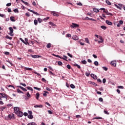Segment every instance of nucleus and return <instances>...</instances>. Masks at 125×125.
Listing matches in <instances>:
<instances>
[{
	"label": "nucleus",
	"mask_w": 125,
	"mask_h": 125,
	"mask_svg": "<svg viewBox=\"0 0 125 125\" xmlns=\"http://www.w3.org/2000/svg\"><path fill=\"white\" fill-rule=\"evenodd\" d=\"M34 89H36L37 90H39V91L40 90H42V89L41 88H38L37 87H34Z\"/></svg>",
	"instance_id": "c9c22d12"
},
{
	"label": "nucleus",
	"mask_w": 125,
	"mask_h": 125,
	"mask_svg": "<svg viewBox=\"0 0 125 125\" xmlns=\"http://www.w3.org/2000/svg\"><path fill=\"white\" fill-rule=\"evenodd\" d=\"M10 20L12 21V22H15V18L13 16H11L10 18Z\"/></svg>",
	"instance_id": "f3484780"
},
{
	"label": "nucleus",
	"mask_w": 125,
	"mask_h": 125,
	"mask_svg": "<svg viewBox=\"0 0 125 125\" xmlns=\"http://www.w3.org/2000/svg\"><path fill=\"white\" fill-rule=\"evenodd\" d=\"M36 99L37 100H39V98L40 97V93L38 92L36 94Z\"/></svg>",
	"instance_id": "4be33fe9"
},
{
	"label": "nucleus",
	"mask_w": 125,
	"mask_h": 125,
	"mask_svg": "<svg viewBox=\"0 0 125 125\" xmlns=\"http://www.w3.org/2000/svg\"><path fill=\"white\" fill-rule=\"evenodd\" d=\"M23 3H24V4H25L26 5H27L28 6H30V4L29 3H28L27 2L24 1H22Z\"/></svg>",
	"instance_id": "bb28decb"
},
{
	"label": "nucleus",
	"mask_w": 125,
	"mask_h": 125,
	"mask_svg": "<svg viewBox=\"0 0 125 125\" xmlns=\"http://www.w3.org/2000/svg\"><path fill=\"white\" fill-rule=\"evenodd\" d=\"M13 11L14 12H15V13H19V11L17 8H16L14 10H13Z\"/></svg>",
	"instance_id": "a878e982"
},
{
	"label": "nucleus",
	"mask_w": 125,
	"mask_h": 125,
	"mask_svg": "<svg viewBox=\"0 0 125 125\" xmlns=\"http://www.w3.org/2000/svg\"><path fill=\"white\" fill-rule=\"evenodd\" d=\"M79 42L80 43L81 45H84V43L81 42L80 41H79Z\"/></svg>",
	"instance_id": "e2e57ef3"
},
{
	"label": "nucleus",
	"mask_w": 125,
	"mask_h": 125,
	"mask_svg": "<svg viewBox=\"0 0 125 125\" xmlns=\"http://www.w3.org/2000/svg\"><path fill=\"white\" fill-rule=\"evenodd\" d=\"M34 22V25L37 26V25H38V20H35Z\"/></svg>",
	"instance_id": "ea45409f"
},
{
	"label": "nucleus",
	"mask_w": 125,
	"mask_h": 125,
	"mask_svg": "<svg viewBox=\"0 0 125 125\" xmlns=\"http://www.w3.org/2000/svg\"><path fill=\"white\" fill-rule=\"evenodd\" d=\"M26 95L27 96L28 98H25V100H29V98H31V95L30 94V93L29 92H27L26 93Z\"/></svg>",
	"instance_id": "1a4fd4ad"
},
{
	"label": "nucleus",
	"mask_w": 125,
	"mask_h": 125,
	"mask_svg": "<svg viewBox=\"0 0 125 125\" xmlns=\"http://www.w3.org/2000/svg\"><path fill=\"white\" fill-rule=\"evenodd\" d=\"M94 65H95V66H98V65H99L98 62H97V61L94 62Z\"/></svg>",
	"instance_id": "49530a36"
},
{
	"label": "nucleus",
	"mask_w": 125,
	"mask_h": 125,
	"mask_svg": "<svg viewBox=\"0 0 125 125\" xmlns=\"http://www.w3.org/2000/svg\"><path fill=\"white\" fill-rule=\"evenodd\" d=\"M118 7H120L122 10V8H123V6H124V5L122 4H118Z\"/></svg>",
	"instance_id": "a18cd8bd"
},
{
	"label": "nucleus",
	"mask_w": 125,
	"mask_h": 125,
	"mask_svg": "<svg viewBox=\"0 0 125 125\" xmlns=\"http://www.w3.org/2000/svg\"><path fill=\"white\" fill-rule=\"evenodd\" d=\"M27 89H28V90H31V91H33V88H32L31 87L28 86L27 87Z\"/></svg>",
	"instance_id": "58836bf2"
},
{
	"label": "nucleus",
	"mask_w": 125,
	"mask_h": 125,
	"mask_svg": "<svg viewBox=\"0 0 125 125\" xmlns=\"http://www.w3.org/2000/svg\"><path fill=\"white\" fill-rule=\"evenodd\" d=\"M30 56L32 58H42V56H39L38 55H30Z\"/></svg>",
	"instance_id": "423d86ee"
},
{
	"label": "nucleus",
	"mask_w": 125,
	"mask_h": 125,
	"mask_svg": "<svg viewBox=\"0 0 125 125\" xmlns=\"http://www.w3.org/2000/svg\"><path fill=\"white\" fill-rule=\"evenodd\" d=\"M18 87H19L20 88H21V89H22V90H23V91H27V90L26 88L23 87L22 86H18Z\"/></svg>",
	"instance_id": "a211bd4d"
},
{
	"label": "nucleus",
	"mask_w": 125,
	"mask_h": 125,
	"mask_svg": "<svg viewBox=\"0 0 125 125\" xmlns=\"http://www.w3.org/2000/svg\"><path fill=\"white\" fill-rule=\"evenodd\" d=\"M66 67L67 68V69H69V70H70L71 69V65H70V64H67Z\"/></svg>",
	"instance_id": "5fc2aeb1"
},
{
	"label": "nucleus",
	"mask_w": 125,
	"mask_h": 125,
	"mask_svg": "<svg viewBox=\"0 0 125 125\" xmlns=\"http://www.w3.org/2000/svg\"><path fill=\"white\" fill-rule=\"evenodd\" d=\"M5 38L8 40H12V37H9L8 35L6 36Z\"/></svg>",
	"instance_id": "72a5a7b5"
},
{
	"label": "nucleus",
	"mask_w": 125,
	"mask_h": 125,
	"mask_svg": "<svg viewBox=\"0 0 125 125\" xmlns=\"http://www.w3.org/2000/svg\"><path fill=\"white\" fill-rule=\"evenodd\" d=\"M0 95H1L2 98H6V99H7V95L6 94L0 93Z\"/></svg>",
	"instance_id": "0eeeda50"
},
{
	"label": "nucleus",
	"mask_w": 125,
	"mask_h": 125,
	"mask_svg": "<svg viewBox=\"0 0 125 125\" xmlns=\"http://www.w3.org/2000/svg\"><path fill=\"white\" fill-rule=\"evenodd\" d=\"M67 55L69 56V57H71V58H73V55H71V54L68 53Z\"/></svg>",
	"instance_id": "bf43d9fd"
},
{
	"label": "nucleus",
	"mask_w": 125,
	"mask_h": 125,
	"mask_svg": "<svg viewBox=\"0 0 125 125\" xmlns=\"http://www.w3.org/2000/svg\"><path fill=\"white\" fill-rule=\"evenodd\" d=\"M89 83L90 84H92L93 85H95V86H97V84H96V83H94L93 82H89Z\"/></svg>",
	"instance_id": "5701e85b"
},
{
	"label": "nucleus",
	"mask_w": 125,
	"mask_h": 125,
	"mask_svg": "<svg viewBox=\"0 0 125 125\" xmlns=\"http://www.w3.org/2000/svg\"><path fill=\"white\" fill-rule=\"evenodd\" d=\"M66 37L67 38H71V37H72V35H71V34H67Z\"/></svg>",
	"instance_id": "8fccbe9b"
},
{
	"label": "nucleus",
	"mask_w": 125,
	"mask_h": 125,
	"mask_svg": "<svg viewBox=\"0 0 125 125\" xmlns=\"http://www.w3.org/2000/svg\"><path fill=\"white\" fill-rule=\"evenodd\" d=\"M9 30L10 31L9 35L10 36H12V34H13V28L12 27H9Z\"/></svg>",
	"instance_id": "6e6552de"
},
{
	"label": "nucleus",
	"mask_w": 125,
	"mask_h": 125,
	"mask_svg": "<svg viewBox=\"0 0 125 125\" xmlns=\"http://www.w3.org/2000/svg\"><path fill=\"white\" fill-rule=\"evenodd\" d=\"M49 25H51V26H55V24H54L52 22H49Z\"/></svg>",
	"instance_id": "09e8293b"
},
{
	"label": "nucleus",
	"mask_w": 125,
	"mask_h": 125,
	"mask_svg": "<svg viewBox=\"0 0 125 125\" xmlns=\"http://www.w3.org/2000/svg\"><path fill=\"white\" fill-rule=\"evenodd\" d=\"M52 14H53L54 16H56L57 17H58V16H59V15L56 12H52Z\"/></svg>",
	"instance_id": "dca6fc26"
},
{
	"label": "nucleus",
	"mask_w": 125,
	"mask_h": 125,
	"mask_svg": "<svg viewBox=\"0 0 125 125\" xmlns=\"http://www.w3.org/2000/svg\"><path fill=\"white\" fill-rule=\"evenodd\" d=\"M14 111L15 114H18V112L20 111L18 107H15L14 108Z\"/></svg>",
	"instance_id": "39448f33"
},
{
	"label": "nucleus",
	"mask_w": 125,
	"mask_h": 125,
	"mask_svg": "<svg viewBox=\"0 0 125 125\" xmlns=\"http://www.w3.org/2000/svg\"><path fill=\"white\" fill-rule=\"evenodd\" d=\"M23 43H24V44H25L26 45H30V43H29V42H25L24 41V42H23Z\"/></svg>",
	"instance_id": "603ef678"
},
{
	"label": "nucleus",
	"mask_w": 125,
	"mask_h": 125,
	"mask_svg": "<svg viewBox=\"0 0 125 125\" xmlns=\"http://www.w3.org/2000/svg\"><path fill=\"white\" fill-rule=\"evenodd\" d=\"M24 70L25 71H32L33 70L31 68L29 67H24Z\"/></svg>",
	"instance_id": "6ab92c4d"
},
{
	"label": "nucleus",
	"mask_w": 125,
	"mask_h": 125,
	"mask_svg": "<svg viewBox=\"0 0 125 125\" xmlns=\"http://www.w3.org/2000/svg\"><path fill=\"white\" fill-rule=\"evenodd\" d=\"M38 21L39 23H42V19L39 18L38 19Z\"/></svg>",
	"instance_id": "e433bc0d"
},
{
	"label": "nucleus",
	"mask_w": 125,
	"mask_h": 125,
	"mask_svg": "<svg viewBox=\"0 0 125 125\" xmlns=\"http://www.w3.org/2000/svg\"><path fill=\"white\" fill-rule=\"evenodd\" d=\"M104 114H106V115H109V113L108 112V110H104Z\"/></svg>",
	"instance_id": "c03bdc74"
},
{
	"label": "nucleus",
	"mask_w": 125,
	"mask_h": 125,
	"mask_svg": "<svg viewBox=\"0 0 125 125\" xmlns=\"http://www.w3.org/2000/svg\"><path fill=\"white\" fill-rule=\"evenodd\" d=\"M58 65H59V66H62L63 63L59 61L58 62Z\"/></svg>",
	"instance_id": "4c0bfd02"
},
{
	"label": "nucleus",
	"mask_w": 125,
	"mask_h": 125,
	"mask_svg": "<svg viewBox=\"0 0 125 125\" xmlns=\"http://www.w3.org/2000/svg\"><path fill=\"white\" fill-rule=\"evenodd\" d=\"M8 87H13V88H14V89H15V87H14V86H13L12 85H9L8 86Z\"/></svg>",
	"instance_id": "4d7b16f0"
},
{
	"label": "nucleus",
	"mask_w": 125,
	"mask_h": 125,
	"mask_svg": "<svg viewBox=\"0 0 125 125\" xmlns=\"http://www.w3.org/2000/svg\"><path fill=\"white\" fill-rule=\"evenodd\" d=\"M48 19H49V17H47L43 19V21H46V20H48Z\"/></svg>",
	"instance_id": "338daca9"
},
{
	"label": "nucleus",
	"mask_w": 125,
	"mask_h": 125,
	"mask_svg": "<svg viewBox=\"0 0 125 125\" xmlns=\"http://www.w3.org/2000/svg\"><path fill=\"white\" fill-rule=\"evenodd\" d=\"M72 39L74 40V41H79V37L77 36V35H73Z\"/></svg>",
	"instance_id": "9d476101"
},
{
	"label": "nucleus",
	"mask_w": 125,
	"mask_h": 125,
	"mask_svg": "<svg viewBox=\"0 0 125 125\" xmlns=\"http://www.w3.org/2000/svg\"><path fill=\"white\" fill-rule=\"evenodd\" d=\"M6 62H8V63H9V64H10L11 66H13V64L12 62H10L9 60H7L6 61Z\"/></svg>",
	"instance_id": "a19ab883"
},
{
	"label": "nucleus",
	"mask_w": 125,
	"mask_h": 125,
	"mask_svg": "<svg viewBox=\"0 0 125 125\" xmlns=\"http://www.w3.org/2000/svg\"><path fill=\"white\" fill-rule=\"evenodd\" d=\"M52 55H53V56H55V57H58L59 58H60L61 59H63V60H65V61H67V62L68 61V60H66L65 58H62L58 55H55L54 54H53Z\"/></svg>",
	"instance_id": "20e7f679"
},
{
	"label": "nucleus",
	"mask_w": 125,
	"mask_h": 125,
	"mask_svg": "<svg viewBox=\"0 0 125 125\" xmlns=\"http://www.w3.org/2000/svg\"><path fill=\"white\" fill-rule=\"evenodd\" d=\"M99 101H100V102H103V98H99Z\"/></svg>",
	"instance_id": "3c124183"
},
{
	"label": "nucleus",
	"mask_w": 125,
	"mask_h": 125,
	"mask_svg": "<svg viewBox=\"0 0 125 125\" xmlns=\"http://www.w3.org/2000/svg\"><path fill=\"white\" fill-rule=\"evenodd\" d=\"M101 28L102 29H103V30H106V29H107V27H106L104 25H102L101 26Z\"/></svg>",
	"instance_id": "c756f323"
},
{
	"label": "nucleus",
	"mask_w": 125,
	"mask_h": 125,
	"mask_svg": "<svg viewBox=\"0 0 125 125\" xmlns=\"http://www.w3.org/2000/svg\"><path fill=\"white\" fill-rule=\"evenodd\" d=\"M105 2L108 4V5H111V2H110V1L108 0H106Z\"/></svg>",
	"instance_id": "c85d7f7f"
},
{
	"label": "nucleus",
	"mask_w": 125,
	"mask_h": 125,
	"mask_svg": "<svg viewBox=\"0 0 125 125\" xmlns=\"http://www.w3.org/2000/svg\"><path fill=\"white\" fill-rule=\"evenodd\" d=\"M105 23H106V24H107V25H109V26H112L113 25V23L108 20H106L105 21Z\"/></svg>",
	"instance_id": "ddd939ff"
},
{
	"label": "nucleus",
	"mask_w": 125,
	"mask_h": 125,
	"mask_svg": "<svg viewBox=\"0 0 125 125\" xmlns=\"http://www.w3.org/2000/svg\"><path fill=\"white\" fill-rule=\"evenodd\" d=\"M119 23L121 24V25H122V24H124V21L121 20L119 21Z\"/></svg>",
	"instance_id": "69168bd1"
},
{
	"label": "nucleus",
	"mask_w": 125,
	"mask_h": 125,
	"mask_svg": "<svg viewBox=\"0 0 125 125\" xmlns=\"http://www.w3.org/2000/svg\"><path fill=\"white\" fill-rule=\"evenodd\" d=\"M103 69L104 70V71H107L108 70V68L105 66L103 67Z\"/></svg>",
	"instance_id": "6e6d98bb"
},
{
	"label": "nucleus",
	"mask_w": 125,
	"mask_h": 125,
	"mask_svg": "<svg viewBox=\"0 0 125 125\" xmlns=\"http://www.w3.org/2000/svg\"><path fill=\"white\" fill-rule=\"evenodd\" d=\"M11 6V3H8L6 4V6Z\"/></svg>",
	"instance_id": "774afa93"
},
{
	"label": "nucleus",
	"mask_w": 125,
	"mask_h": 125,
	"mask_svg": "<svg viewBox=\"0 0 125 125\" xmlns=\"http://www.w3.org/2000/svg\"><path fill=\"white\" fill-rule=\"evenodd\" d=\"M8 119L10 120H15V117L14 116V114L13 113H11L8 116Z\"/></svg>",
	"instance_id": "f03ea898"
},
{
	"label": "nucleus",
	"mask_w": 125,
	"mask_h": 125,
	"mask_svg": "<svg viewBox=\"0 0 125 125\" xmlns=\"http://www.w3.org/2000/svg\"><path fill=\"white\" fill-rule=\"evenodd\" d=\"M104 13H106V15H109L110 16H113V14H112V13H109L108 10L105 11H104Z\"/></svg>",
	"instance_id": "2eb2a0df"
},
{
	"label": "nucleus",
	"mask_w": 125,
	"mask_h": 125,
	"mask_svg": "<svg viewBox=\"0 0 125 125\" xmlns=\"http://www.w3.org/2000/svg\"><path fill=\"white\" fill-rule=\"evenodd\" d=\"M27 125H37V124L34 122H31V123H28Z\"/></svg>",
	"instance_id": "7c9ffc66"
},
{
	"label": "nucleus",
	"mask_w": 125,
	"mask_h": 125,
	"mask_svg": "<svg viewBox=\"0 0 125 125\" xmlns=\"http://www.w3.org/2000/svg\"><path fill=\"white\" fill-rule=\"evenodd\" d=\"M17 91H18V92L19 93H23V92H22L21 90H20V89H17Z\"/></svg>",
	"instance_id": "864d4df0"
},
{
	"label": "nucleus",
	"mask_w": 125,
	"mask_h": 125,
	"mask_svg": "<svg viewBox=\"0 0 125 125\" xmlns=\"http://www.w3.org/2000/svg\"><path fill=\"white\" fill-rule=\"evenodd\" d=\"M103 119L102 117H95L93 118L94 120H102Z\"/></svg>",
	"instance_id": "cd10ccee"
},
{
	"label": "nucleus",
	"mask_w": 125,
	"mask_h": 125,
	"mask_svg": "<svg viewBox=\"0 0 125 125\" xmlns=\"http://www.w3.org/2000/svg\"><path fill=\"white\" fill-rule=\"evenodd\" d=\"M111 66H113V67H116V65H117V62L116 61H112L110 63Z\"/></svg>",
	"instance_id": "9b49d317"
},
{
	"label": "nucleus",
	"mask_w": 125,
	"mask_h": 125,
	"mask_svg": "<svg viewBox=\"0 0 125 125\" xmlns=\"http://www.w3.org/2000/svg\"><path fill=\"white\" fill-rule=\"evenodd\" d=\"M118 88H121V89H124V87L123 86H118Z\"/></svg>",
	"instance_id": "13d9d810"
},
{
	"label": "nucleus",
	"mask_w": 125,
	"mask_h": 125,
	"mask_svg": "<svg viewBox=\"0 0 125 125\" xmlns=\"http://www.w3.org/2000/svg\"><path fill=\"white\" fill-rule=\"evenodd\" d=\"M4 109H6V106H3L1 107H0V111H3Z\"/></svg>",
	"instance_id": "b1692460"
},
{
	"label": "nucleus",
	"mask_w": 125,
	"mask_h": 125,
	"mask_svg": "<svg viewBox=\"0 0 125 125\" xmlns=\"http://www.w3.org/2000/svg\"><path fill=\"white\" fill-rule=\"evenodd\" d=\"M34 74H36V75H37V76H40V77H42V75H41V74H40V73H38L37 72H36V71H34Z\"/></svg>",
	"instance_id": "79ce46f5"
},
{
	"label": "nucleus",
	"mask_w": 125,
	"mask_h": 125,
	"mask_svg": "<svg viewBox=\"0 0 125 125\" xmlns=\"http://www.w3.org/2000/svg\"><path fill=\"white\" fill-rule=\"evenodd\" d=\"M81 62L82 64H85L87 63L86 61L85 60L82 61Z\"/></svg>",
	"instance_id": "37998d69"
},
{
	"label": "nucleus",
	"mask_w": 125,
	"mask_h": 125,
	"mask_svg": "<svg viewBox=\"0 0 125 125\" xmlns=\"http://www.w3.org/2000/svg\"><path fill=\"white\" fill-rule=\"evenodd\" d=\"M33 14H36V15H40L39 13H38L37 12H35V11L33 12Z\"/></svg>",
	"instance_id": "052dcab7"
},
{
	"label": "nucleus",
	"mask_w": 125,
	"mask_h": 125,
	"mask_svg": "<svg viewBox=\"0 0 125 125\" xmlns=\"http://www.w3.org/2000/svg\"><path fill=\"white\" fill-rule=\"evenodd\" d=\"M28 113L29 114V115L28 116V119H30V120L33 119L34 116H33V112H32V111L28 110Z\"/></svg>",
	"instance_id": "f257e3e1"
},
{
	"label": "nucleus",
	"mask_w": 125,
	"mask_h": 125,
	"mask_svg": "<svg viewBox=\"0 0 125 125\" xmlns=\"http://www.w3.org/2000/svg\"><path fill=\"white\" fill-rule=\"evenodd\" d=\"M115 6L118 8V9H120V10H122V8L121 7H119V5H117V4H114Z\"/></svg>",
	"instance_id": "473e14b6"
},
{
	"label": "nucleus",
	"mask_w": 125,
	"mask_h": 125,
	"mask_svg": "<svg viewBox=\"0 0 125 125\" xmlns=\"http://www.w3.org/2000/svg\"><path fill=\"white\" fill-rule=\"evenodd\" d=\"M17 115H18L19 117H23V112L21 111H20L18 113H17Z\"/></svg>",
	"instance_id": "f8f14e48"
},
{
	"label": "nucleus",
	"mask_w": 125,
	"mask_h": 125,
	"mask_svg": "<svg viewBox=\"0 0 125 125\" xmlns=\"http://www.w3.org/2000/svg\"><path fill=\"white\" fill-rule=\"evenodd\" d=\"M25 15L27 16V17H30V13H26Z\"/></svg>",
	"instance_id": "0e129e2a"
},
{
	"label": "nucleus",
	"mask_w": 125,
	"mask_h": 125,
	"mask_svg": "<svg viewBox=\"0 0 125 125\" xmlns=\"http://www.w3.org/2000/svg\"><path fill=\"white\" fill-rule=\"evenodd\" d=\"M85 41L87 43H89V44H90L89 40H88V38H85Z\"/></svg>",
	"instance_id": "2f4dec72"
},
{
	"label": "nucleus",
	"mask_w": 125,
	"mask_h": 125,
	"mask_svg": "<svg viewBox=\"0 0 125 125\" xmlns=\"http://www.w3.org/2000/svg\"><path fill=\"white\" fill-rule=\"evenodd\" d=\"M48 114H50V115H52V114L53 113L51 110H48Z\"/></svg>",
	"instance_id": "680f3d73"
},
{
	"label": "nucleus",
	"mask_w": 125,
	"mask_h": 125,
	"mask_svg": "<svg viewBox=\"0 0 125 125\" xmlns=\"http://www.w3.org/2000/svg\"><path fill=\"white\" fill-rule=\"evenodd\" d=\"M72 29H74V28H79L80 27V25L77 24V23H72V25L70 26Z\"/></svg>",
	"instance_id": "7ed1b4c3"
},
{
	"label": "nucleus",
	"mask_w": 125,
	"mask_h": 125,
	"mask_svg": "<svg viewBox=\"0 0 125 125\" xmlns=\"http://www.w3.org/2000/svg\"><path fill=\"white\" fill-rule=\"evenodd\" d=\"M74 66H75L76 67H77L78 69H81V66L79 65V64L77 63L74 64Z\"/></svg>",
	"instance_id": "f704fd0d"
},
{
	"label": "nucleus",
	"mask_w": 125,
	"mask_h": 125,
	"mask_svg": "<svg viewBox=\"0 0 125 125\" xmlns=\"http://www.w3.org/2000/svg\"><path fill=\"white\" fill-rule=\"evenodd\" d=\"M46 47L47 48H50V47H51V44L50 43H48L46 45Z\"/></svg>",
	"instance_id": "393cba45"
},
{
	"label": "nucleus",
	"mask_w": 125,
	"mask_h": 125,
	"mask_svg": "<svg viewBox=\"0 0 125 125\" xmlns=\"http://www.w3.org/2000/svg\"><path fill=\"white\" fill-rule=\"evenodd\" d=\"M93 10L94 12H96V13L99 12V10H98V9H97L96 8H93Z\"/></svg>",
	"instance_id": "412c9836"
},
{
	"label": "nucleus",
	"mask_w": 125,
	"mask_h": 125,
	"mask_svg": "<svg viewBox=\"0 0 125 125\" xmlns=\"http://www.w3.org/2000/svg\"><path fill=\"white\" fill-rule=\"evenodd\" d=\"M34 108H42V105H36L34 106Z\"/></svg>",
	"instance_id": "aec40b11"
},
{
	"label": "nucleus",
	"mask_w": 125,
	"mask_h": 125,
	"mask_svg": "<svg viewBox=\"0 0 125 125\" xmlns=\"http://www.w3.org/2000/svg\"><path fill=\"white\" fill-rule=\"evenodd\" d=\"M91 78H93V79H94V80H97V76L96 75H94V74H91Z\"/></svg>",
	"instance_id": "4468645a"
},
{
	"label": "nucleus",
	"mask_w": 125,
	"mask_h": 125,
	"mask_svg": "<svg viewBox=\"0 0 125 125\" xmlns=\"http://www.w3.org/2000/svg\"><path fill=\"white\" fill-rule=\"evenodd\" d=\"M70 87L71 88H75L76 86H75V85H74L73 84H70Z\"/></svg>",
	"instance_id": "de8ad7c7"
}]
</instances>
